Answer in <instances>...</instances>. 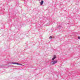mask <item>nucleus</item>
Masks as SVG:
<instances>
[{"label": "nucleus", "instance_id": "nucleus-1", "mask_svg": "<svg viewBox=\"0 0 80 80\" xmlns=\"http://www.w3.org/2000/svg\"><path fill=\"white\" fill-rule=\"evenodd\" d=\"M57 62H58V61L57 60L54 61H52L50 62V64L51 65H55V64H56V63H57Z\"/></svg>", "mask_w": 80, "mask_h": 80}, {"label": "nucleus", "instance_id": "nucleus-2", "mask_svg": "<svg viewBox=\"0 0 80 80\" xmlns=\"http://www.w3.org/2000/svg\"><path fill=\"white\" fill-rule=\"evenodd\" d=\"M56 56L54 55L53 56V58H52V61H53V60H55V58H56Z\"/></svg>", "mask_w": 80, "mask_h": 80}, {"label": "nucleus", "instance_id": "nucleus-3", "mask_svg": "<svg viewBox=\"0 0 80 80\" xmlns=\"http://www.w3.org/2000/svg\"><path fill=\"white\" fill-rule=\"evenodd\" d=\"M43 1L42 0L41 1V2H40V5H43Z\"/></svg>", "mask_w": 80, "mask_h": 80}, {"label": "nucleus", "instance_id": "nucleus-4", "mask_svg": "<svg viewBox=\"0 0 80 80\" xmlns=\"http://www.w3.org/2000/svg\"><path fill=\"white\" fill-rule=\"evenodd\" d=\"M16 64V62H12L11 63V64Z\"/></svg>", "mask_w": 80, "mask_h": 80}, {"label": "nucleus", "instance_id": "nucleus-5", "mask_svg": "<svg viewBox=\"0 0 80 80\" xmlns=\"http://www.w3.org/2000/svg\"><path fill=\"white\" fill-rule=\"evenodd\" d=\"M16 65H19V63H18L16 62Z\"/></svg>", "mask_w": 80, "mask_h": 80}, {"label": "nucleus", "instance_id": "nucleus-6", "mask_svg": "<svg viewBox=\"0 0 80 80\" xmlns=\"http://www.w3.org/2000/svg\"><path fill=\"white\" fill-rule=\"evenodd\" d=\"M52 38V36H50L49 37V38Z\"/></svg>", "mask_w": 80, "mask_h": 80}, {"label": "nucleus", "instance_id": "nucleus-7", "mask_svg": "<svg viewBox=\"0 0 80 80\" xmlns=\"http://www.w3.org/2000/svg\"><path fill=\"white\" fill-rule=\"evenodd\" d=\"M78 39H79L80 40V37H78Z\"/></svg>", "mask_w": 80, "mask_h": 80}, {"label": "nucleus", "instance_id": "nucleus-8", "mask_svg": "<svg viewBox=\"0 0 80 80\" xmlns=\"http://www.w3.org/2000/svg\"><path fill=\"white\" fill-rule=\"evenodd\" d=\"M19 65H22V64H19Z\"/></svg>", "mask_w": 80, "mask_h": 80}, {"label": "nucleus", "instance_id": "nucleus-9", "mask_svg": "<svg viewBox=\"0 0 80 80\" xmlns=\"http://www.w3.org/2000/svg\"><path fill=\"white\" fill-rule=\"evenodd\" d=\"M60 26H59L58 28H60Z\"/></svg>", "mask_w": 80, "mask_h": 80}]
</instances>
